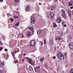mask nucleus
Segmentation results:
<instances>
[{
	"mask_svg": "<svg viewBox=\"0 0 73 73\" xmlns=\"http://www.w3.org/2000/svg\"><path fill=\"white\" fill-rule=\"evenodd\" d=\"M3 58H5V54H3Z\"/></svg>",
	"mask_w": 73,
	"mask_h": 73,
	"instance_id": "nucleus-28",
	"label": "nucleus"
},
{
	"mask_svg": "<svg viewBox=\"0 0 73 73\" xmlns=\"http://www.w3.org/2000/svg\"><path fill=\"white\" fill-rule=\"evenodd\" d=\"M64 27H66V25L65 24L64 25Z\"/></svg>",
	"mask_w": 73,
	"mask_h": 73,
	"instance_id": "nucleus-42",
	"label": "nucleus"
},
{
	"mask_svg": "<svg viewBox=\"0 0 73 73\" xmlns=\"http://www.w3.org/2000/svg\"><path fill=\"white\" fill-rule=\"evenodd\" d=\"M27 61H28V62H29V63H30V64H32V62H31V61H29V60H27Z\"/></svg>",
	"mask_w": 73,
	"mask_h": 73,
	"instance_id": "nucleus-30",
	"label": "nucleus"
},
{
	"mask_svg": "<svg viewBox=\"0 0 73 73\" xmlns=\"http://www.w3.org/2000/svg\"><path fill=\"white\" fill-rule=\"evenodd\" d=\"M3 8H4V9L6 8V6H4V7H3Z\"/></svg>",
	"mask_w": 73,
	"mask_h": 73,
	"instance_id": "nucleus-52",
	"label": "nucleus"
},
{
	"mask_svg": "<svg viewBox=\"0 0 73 73\" xmlns=\"http://www.w3.org/2000/svg\"><path fill=\"white\" fill-rule=\"evenodd\" d=\"M27 61H28V62H29V63H30V64H32V62H31V61H29V60H27Z\"/></svg>",
	"mask_w": 73,
	"mask_h": 73,
	"instance_id": "nucleus-31",
	"label": "nucleus"
},
{
	"mask_svg": "<svg viewBox=\"0 0 73 73\" xmlns=\"http://www.w3.org/2000/svg\"><path fill=\"white\" fill-rule=\"evenodd\" d=\"M27 1H29L30 0H26Z\"/></svg>",
	"mask_w": 73,
	"mask_h": 73,
	"instance_id": "nucleus-57",
	"label": "nucleus"
},
{
	"mask_svg": "<svg viewBox=\"0 0 73 73\" xmlns=\"http://www.w3.org/2000/svg\"><path fill=\"white\" fill-rule=\"evenodd\" d=\"M42 32V30H39L37 31V33L38 34H40V33H41Z\"/></svg>",
	"mask_w": 73,
	"mask_h": 73,
	"instance_id": "nucleus-12",
	"label": "nucleus"
},
{
	"mask_svg": "<svg viewBox=\"0 0 73 73\" xmlns=\"http://www.w3.org/2000/svg\"><path fill=\"white\" fill-rule=\"evenodd\" d=\"M29 69L30 71H32V70H33V68L31 66L29 67Z\"/></svg>",
	"mask_w": 73,
	"mask_h": 73,
	"instance_id": "nucleus-18",
	"label": "nucleus"
},
{
	"mask_svg": "<svg viewBox=\"0 0 73 73\" xmlns=\"http://www.w3.org/2000/svg\"><path fill=\"white\" fill-rule=\"evenodd\" d=\"M27 59H28V60H29V61H31V62H32V59H30L28 57H27Z\"/></svg>",
	"mask_w": 73,
	"mask_h": 73,
	"instance_id": "nucleus-22",
	"label": "nucleus"
},
{
	"mask_svg": "<svg viewBox=\"0 0 73 73\" xmlns=\"http://www.w3.org/2000/svg\"><path fill=\"white\" fill-rule=\"evenodd\" d=\"M45 66H46V67H47V65H46V64L45 63L44 65Z\"/></svg>",
	"mask_w": 73,
	"mask_h": 73,
	"instance_id": "nucleus-40",
	"label": "nucleus"
},
{
	"mask_svg": "<svg viewBox=\"0 0 73 73\" xmlns=\"http://www.w3.org/2000/svg\"><path fill=\"white\" fill-rule=\"evenodd\" d=\"M55 8H56V6H53L51 8V9H50L51 10H54V9Z\"/></svg>",
	"mask_w": 73,
	"mask_h": 73,
	"instance_id": "nucleus-16",
	"label": "nucleus"
},
{
	"mask_svg": "<svg viewBox=\"0 0 73 73\" xmlns=\"http://www.w3.org/2000/svg\"><path fill=\"white\" fill-rule=\"evenodd\" d=\"M25 9L26 11H27L28 12V11L30 10V7L29 6V5H28L27 7L25 8Z\"/></svg>",
	"mask_w": 73,
	"mask_h": 73,
	"instance_id": "nucleus-9",
	"label": "nucleus"
},
{
	"mask_svg": "<svg viewBox=\"0 0 73 73\" xmlns=\"http://www.w3.org/2000/svg\"><path fill=\"white\" fill-rule=\"evenodd\" d=\"M70 73H73V68L71 69Z\"/></svg>",
	"mask_w": 73,
	"mask_h": 73,
	"instance_id": "nucleus-24",
	"label": "nucleus"
},
{
	"mask_svg": "<svg viewBox=\"0 0 73 73\" xmlns=\"http://www.w3.org/2000/svg\"><path fill=\"white\" fill-rule=\"evenodd\" d=\"M50 43H51V45H53L54 42H53V40H51Z\"/></svg>",
	"mask_w": 73,
	"mask_h": 73,
	"instance_id": "nucleus-19",
	"label": "nucleus"
},
{
	"mask_svg": "<svg viewBox=\"0 0 73 73\" xmlns=\"http://www.w3.org/2000/svg\"><path fill=\"white\" fill-rule=\"evenodd\" d=\"M61 21H62V19H61L60 17L58 18L56 20V22L58 23H60L61 22Z\"/></svg>",
	"mask_w": 73,
	"mask_h": 73,
	"instance_id": "nucleus-3",
	"label": "nucleus"
},
{
	"mask_svg": "<svg viewBox=\"0 0 73 73\" xmlns=\"http://www.w3.org/2000/svg\"><path fill=\"white\" fill-rule=\"evenodd\" d=\"M9 16V14H7V16Z\"/></svg>",
	"mask_w": 73,
	"mask_h": 73,
	"instance_id": "nucleus-55",
	"label": "nucleus"
},
{
	"mask_svg": "<svg viewBox=\"0 0 73 73\" xmlns=\"http://www.w3.org/2000/svg\"><path fill=\"white\" fill-rule=\"evenodd\" d=\"M61 12L62 13H65V11L63 9L61 10Z\"/></svg>",
	"mask_w": 73,
	"mask_h": 73,
	"instance_id": "nucleus-20",
	"label": "nucleus"
},
{
	"mask_svg": "<svg viewBox=\"0 0 73 73\" xmlns=\"http://www.w3.org/2000/svg\"><path fill=\"white\" fill-rule=\"evenodd\" d=\"M23 55L24 56H26V54L25 53H24L23 54Z\"/></svg>",
	"mask_w": 73,
	"mask_h": 73,
	"instance_id": "nucleus-46",
	"label": "nucleus"
},
{
	"mask_svg": "<svg viewBox=\"0 0 73 73\" xmlns=\"http://www.w3.org/2000/svg\"><path fill=\"white\" fill-rule=\"evenodd\" d=\"M31 23L32 24L35 23V17H31Z\"/></svg>",
	"mask_w": 73,
	"mask_h": 73,
	"instance_id": "nucleus-2",
	"label": "nucleus"
},
{
	"mask_svg": "<svg viewBox=\"0 0 73 73\" xmlns=\"http://www.w3.org/2000/svg\"><path fill=\"white\" fill-rule=\"evenodd\" d=\"M39 5H42V4H41V3H39Z\"/></svg>",
	"mask_w": 73,
	"mask_h": 73,
	"instance_id": "nucleus-45",
	"label": "nucleus"
},
{
	"mask_svg": "<svg viewBox=\"0 0 73 73\" xmlns=\"http://www.w3.org/2000/svg\"><path fill=\"white\" fill-rule=\"evenodd\" d=\"M54 27H57V25L55 23H54Z\"/></svg>",
	"mask_w": 73,
	"mask_h": 73,
	"instance_id": "nucleus-23",
	"label": "nucleus"
},
{
	"mask_svg": "<svg viewBox=\"0 0 73 73\" xmlns=\"http://www.w3.org/2000/svg\"><path fill=\"white\" fill-rule=\"evenodd\" d=\"M4 65V64H3L0 61V67L2 68Z\"/></svg>",
	"mask_w": 73,
	"mask_h": 73,
	"instance_id": "nucleus-13",
	"label": "nucleus"
},
{
	"mask_svg": "<svg viewBox=\"0 0 73 73\" xmlns=\"http://www.w3.org/2000/svg\"><path fill=\"white\" fill-rule=\"evenodd\" d=\"M36 42L34 40H32L30 42V44L31 45H35Z\"/></svg>",
	"mask_w": 73,
	"mask_h": 73,
	"instance_id": "nucleus-5",
	"label": "nucleus"
},
{
	"mask_svg": "<svg viewBox=\"0 0 73 73\" xmlns=\"http://www.w3.org/2000/svg\"><path fill=\"white\" fill-rule=\"evenodd\" d=\"M55 49H56V48H55Z\"/></svg>",
	"mask_w": 73,
	"mask_h": 73,
	"instance_id": "nucleus-62",
	"label": "nucleus"
},
{
	"mask_svg": "<svg viewBox=\"0 0 73 73\" xmlns=\"http://www.w3.org/2000/svg\"><path fill=\"white\" fill-rule=\"evenodd\" d=\"M68 42H70V41L72 40V38H71V36H68Z\"/></svg>",
	"mask_w": 73,
	"mask_h": 73,
	"instance_id": "nucleus-8",
	"label": "nucleus"
},
{
	"mask_svg": "<svg viewBox=\"0 0 73 73\" xmlns=\"http://www.w3.org/2000/svg\"><path fill=\"white\" fill-rule=\"evenodd\" d=\"M35 71H36V69H35Z\"/></svg>",
	"mask_w": 73,
	"mask_h": 73,
	"instance_id": "nucleus-58",
	"label": "nucleus"
},
{
	"mask_svg": "<svg viewBox=\"0 0 73 73\" xmlns=\"http://www.w3.org/2000/svg\"><path fill=\"white\" fill-rule=\"evenodd\" d=\"M58 57L60 58V59H61V60L64 59V56L60 53H59L58 54Z\"/></svg>",
	"mask_w": 73,
	"mask_h": 73,
	"instance_id": "nucleus-1",
	"label": "nucleus"
},
{
	"mask_svg": "<svg viewBox=\"0 0 73 73\" xmlns=\"http://www.w3.org/2000/svg\"><path fill=\"white\" fill-rule=\"evenodd\" d=\"M64 54L65 56H66V53H64Z\"/></svg>",
	"mask_w": 73,
	"mask_h": 73,
	"instance_id": "nucleus-48",
	"label": "nucleus"
},
{
	"mask_svg": "<svg viewBox=\"0 0 73 73\" xmlns=\"http://www.w3.org/2000/svg\"><path fill=\"white\" fill-rule=\"evenodd\" d=\"M44 44H46V40L45 39H44Z\"/></svg>",
	"mask_w": 73,
	"mask_h": 73,
	"instance_id": "nucleus-29",
	"label": "nucleus"
},
{
	"mask_svg": "<svg viewBox=\"0 0 73 73\" xmlns=\"http://www.w3.org/2000/svg\"><path fill=\"white\" fill-rule=\"evenodd\" d=\"M19 1V0H15V3H18Z\"/></svg>",
	"mask_w": 73,
	"mask_h": 73,
	"instance_id": "nucleus-26",
	"label": "nucleus"
},
{
	"mask_svg": "<svg viewBox=\"0 0 73 73\" xmlns=\"http://www.w3.org/2000/svg\"><path fill=\"white\" fill-rule=\"evenodd\" d=\"M19 50H18L17 51H15V52L16 53L17 52H19Z\"/></svg>",
	"mask_w": 73,
	"mask_h": 73,
	"instance_id": "nucleus-38",
	"label": "nucleus"
},
{
	"mask_svg": "<svg viewBox=\"0 0 73 73\" xmlns=\"http://www.w3.org/2000/svg\"><path fill=\"white\" fill-rule=\"evenodd\" d=\"M69 5L70 6H72V5H73V4L71 3H70L69 4Z\"/></svg>",
	"mask_w": 73,
	"mask_h": 73,
	"instance_id": "nucleus-32",
	"label": "nucleus"
},
{
	"mask_svg": "<svg viewBox=\"0 0 73 73\" xmlns=\"http://www.w3.org/2000/svg\"><path fill=\"white\" fill-rule=\"evenodd\" d=\"M10 20L12 22H13V19L12 18H11Z\"/></svg>",
	"mask_w": 73,
	"mask_h": 73,
	"instance_id": "nucleus-27",
	"label": "nucleus"
},
{
	"mask_svg": "<svg viewBox=\"0 0 73 73\" xmlns=\"http://www.w3.org/2000/svg\"><path fill=\"white\" fill-rule=\"evenodd\" d=\"M4 50H5V52H7V51H8V50L5 49Z\"/></svg>",
	"mask_w": 73,
	"mask_h": 73,
	"instance_id": "nucleus-39",
	"label": "nucleus"
},
{
	"mask_svg": "<svg viewBox=\"0 0 73 73\" xmlns=\"http://www.w3.org/2000/svg\"><path fill=\"white\" fill-rule=\"evenodd\" d=\"M12 54L13 55V56H14V52H13L12 53Z\"/></svg>",
	"mask_w": 73,
	"mask_h": 73,
	"instance_id": "nucleus-35",
	"label": "nucleus"
},
{
	"mask_svg": "<svg viewBox=\"0 0 73 73\" xmlns=\"http://www.w3.org/2000/svg\"><path fill=\"white\" fill-rule=\"evenodd\" d=\"M61 40V38L58 37H57L55 39V40L57 41V40Z\"/></svg>",
	"mask_w": 73,
	"mask_h": 73,
	"instance_id": "nucleus-17",
	"label": "nucleus"
},
{
	"mask_svg": "<svg viewBox=\"0 0 73 73\" xmlns=\"http://www.w3.org/2000/svg\"><path fill=\"white\" fill-rule=\"evenodd\" d=\"M56 58V56H53V59H55Z\"/></svg>",
	"mask_w": 73,
	"mask_h": 73,
	"instance_id": "nucleus-37",
	"label": "nucleus"
},
{
	"mask_svg": "<svg viewBox=\"0 0 73 73\" xmlns=\"http://www.w3.org/2000/svg\"><path fill=\"white\" fill-rule=\"evenodd\" d=\"M32 34V33L30 31H28L27 33V37H30V36Z\"/></svg>",
	"mask_w": 73,
	"mask_h": 73,
	"instance_id": "nucleus-10",
	"label": "nucleus"
},
{
	"mask_svg": "<svg viewBox=\"0 0 73 73\" xmlns=\"http://www.w3.org/2000/svg\"><path fill=\"white\" fill-rule=\"evenodd\" d=\"M62 16L63 17L66 18V15L65 14V13H62Z\"/></svg>",
	"mask_w": 73,
	"mask_h": 73,
	"instance_id": "nucleus-14",
	"label": "nucleus"
},
{
	"mask_svg": "<svg viewBox=\"0 0 73 73\" xmlns=\"http://www.w3.org/2000/svg\"><path fill=\"white\" fill-rule=\"evenodd\" d=\"M47 17H48V18H49V16H47Z\"/></svg>",
	"mask_w": 73,
	"mask_h": 73,
	"instance_id": "nucleus-56",
	"label": "nucleus"
},
{
	"mask_svg": "<svg viewBox=\"0 0 73 73\" xmlns=\"http://www.w3.org/2000/svg\"><path fill=\"white\" fill-rule=\"evenodd\" d=\"M1 40V39L0 38V40Z\"/></svg>",
	"mask_w": 73,
	"mask_h": 73,
	"instance_id": "nucleus-59",
	"label": "nucleus"
},
{
	"mask_svg": "<svg viewBox=\"0 0 73 73\" xmlns=\"http://www.w3.org/2000/svg\"><path fill=\"white\" fill-rule=\"evenodd\" d=\"M49 16L51 19H52L54 16V13L53 12H51L50 13Z\"/></svg>",
	"mask_w": 73,
	"mask_h": 73,
	"instance_id": "nucleus-4",
	"label": "nucleus"
},
{
	"mask_svg": "<svg viewBox=\"0 0 73 73\" xmlns=\"http://www.w3.org/2000/svg\"><path fill=\"white\" fill-rule=\"evenodd\" d=\"M69 47L71 49H73V43L71 42L69 44Z\"/></svg>",
	"mask_w": 73,
	"mask_h": 73,
	"instance_id": "nucleus-7",
	"label": "nucleus"
},
{
	"mask_svg": "<svg viewBox=\"0 0 73 73\" xmlns=\"http://www.w3.org/2000/svg\"><path fill=\"white\" fill-rule=\"evenodd\" d=\"M37 68L38 69H40V66H38Z\"/></svg>",
	"mask_w": 73,
	"mask_h": 73,
	"instance_id": "nucleus-41",
	"label": "nucleus"
},
{
	"mask_svg": "<svg viewBox=\"0 0 73 73\" xmlns=\"http://www.w3.org/2000/svg\"><path fill=\"white\" fill-rule=\"evenodd\" d=\"M19 22H18L17 24L15 25V26L16 27H18L19 26Z\"/></svg>",
	"mask_w": 73,
	"mask_h": 73,
	"instance_id": "nucleus-21",
	"label": "nucleus"
},
{
	"mask_svg": "<svg viewBox=\"0 0 73 73\" xmlns=\"http://www.w3.org/2000/svg\"><path fill=\"white\" fill-rule=\"evenodd\" d=\"M40 43L42 45H43V43L41 41L40 42Z\"/></svg>",
	"mask_w": 73,
	"mask_h": 73,
	"instance_id": "nucleus-36",
	"label": "nucleus"
},
{
	"mask_svg": "<svg viewBox=\"0 0 73 73\" xmlns=\"http://www.w3.org/2000/svg\"><path fill=\"white\" fill-rule=\"evenodd\" d=\"M3 48L2 47H1V48H0V51H1V50H2V49H3Z\"/></svg>",
	"mask_w": 73,
	"mask_h": 73,
	"instance_id": "nucleus-34",
	"label": "nucleus"
},
{
	"mask_svg": "<svg viewBox=\"0 0 73 73\" xmlns=\"http://www.w3.org/2000/svg\"><path fill=\"white\" fill-rule=\"evenodd\" d=\"M57 0H54V1L55 2H56V1H57Z\"/></svg>",
	"mask_w": 73,
	"mask_h": 73,
	"instance_id": "nucleus-51",
	"label": "nucleus"
},
{
	"mask_svg": "<svg viewBox=\"0 0 73 73\" xmlns=\"http://www.w3.org/2000/svg\"><path fill=\"white\" fill-rule=\"evenodd\" d=\"M13 17L14 19H16V18H19V17H17L16 16H14Z\"/></svg>",
	"mask_w": 73,
	"mask_h": 73,
	"instance_id": "nucleus-25",
	"label": "nucleus"
},
{
	"mask_svg": "<svg viewBox=\"0 0 73 73\" xmlns=\"http://www.w3.org/2000/svg\"><path fill=\"white\" fill-rule=\"evenodd\" d=\"M0 1L1 2H3V0H0Z\"/></svg>",
	"mask_w": 73,
	"mask_h": 73,
	"instance_id": "nucleus-47",
	"label": "nucleus"
},
{
	"mask_svg": "<svg viewBox=\"0 0 73 73\" xmlns=\"http://www.w3.org/2000/svg\"><path fill=\"white\" fill-rule=\"evenodd\" d=\"M0 73H4L3 71L2 70L0 71Z\"/></svg>",
	"mask_w": 73,
	"mask_h": 73,
	"instance_id": "nucleus-33",
	"label": "nucleus"
},
{
	"mask_svg": "<svg viewBox=\"0 0 73 73\" xmlns=\"http://www.w3.org/2000/svg\"><path fill=\"white\" fill-rule=\"evenodd\" d=\"M60 35H61V36H63V34H62V33H61L60 34Z\"/></svg>",
	"mask_w": 73,
	"mask_h": 73,
	"instance_id": "nucleus-43",
	"label": "nucleus"
},
{
	"mask_svg": "<svg viewBox=\"0 0 73 73\" xmlns=\"http://www.w3.org/2000/svg\"><path fill=\"white\" fill-rule=\"evenodd\" d=\"M0 43H1V42H0Z\"/></svg>",
	"mask_w": 73,
	"mask_h": 73,
	"instance_id": "nucleus-60",
	"label": "nucleus"
},
{
	"mask_svg": "<svg viewBox=\"0 0 73 73\" xmlns=\"http://www.w3.org/2000/svg\"><path fill=\"white\" fill-rule=\"evenodd\" d=\"M44 57H42L40 59V60L41 61V62H42L44 61Z\"/></svg>",
	"mask_w": 73,
	"mask_h": 73,
	"instance_id": "nucleus-15",
	"label": "nucleus"
},
{
	"mask_svg": "<svg viewBox=\"0 0 73 73\" xmlns=\"http://www.w3.org/2000/svg\"><path fill=\"white\" fill-rule=\"evenodd\" d=\"M48 56H49V55H48Z\"/></svg>",
	"mask_w": 73,
	"mask_h": 73,
	"instance_id": "nucleus-61",
	"label": "nucleus"
},
{
	"mask_svg": "<svg viewBox=\"0 0 73 73\" xmlns=\"http://www.w3.org/2000/svg\"><path fill=\"white\" fill-rule=\"evenodd\" d=\"M1 45H3V43H2V42H1Z\"/></svg>",
	"mask_w": 73,
	"mask_h": 73,
	"instance_id": "nucleus-53",
	"label": "nucleus"
},
{
	"mask_svg": "<svg viewBox=\"0 0 73 73\" xmlns=\"http://www.w3.org/2000/svg\"><path fill=\"white\" fill-rule=\"evenodd\" d=\"M29 29L32 32H33V31H34V28L33 27H29Z\"/></svg>",
	"mask_w": 73,
	"mask_h": 73,
	"instance_id": "nucleus-11",
	"label": "nucleus"
},
{
	"mask_svg": "<svg viewBox=\"0 0 73 73\" xmlns=\"http://www.w3.org/2000/svg\"><path fill=\"white\" fill-rule=\"evenodd\" d=\"M24 61H25L24 59H23V60H22V61L23 62Z\"/></svg>",
	"mask_w": 73,
	"mask_h": 73,
	"instance_id": "nucleus-50",
	"label": "nucleus"
},
{
	"mask_svg": "<svg viewBox=\"0 0 73 73\" xmlns=\"http://www.w3.org/2000/svg\"><path fill=\"white\" fill-rule=\"evenodd\" d=\"M67 12L68 14L69 17H71V11H70L69 9H67Z\"/></svg>",
	"mask_w": 73,
	"mask_h": 73,
	"instance_id": "nucleus-6",
	"label": "nucleus"
},
{
	"mask_svg": "<svg viewBox=\"0 0 73 73\" xmlns=\"http://www.w3.org/2000/svg\"><path fill=\"white\" fill-rule=\"evenodd\" d=\"M15 63H16L17 62V60L16 61H15Z\"/></svg>",
	"mask_w": 73,
	"mask_h": 73,
	"instance_id": "nucleus-49",
	"label": "nucleus"
},
{
	"mask_svg": "<svg viewBox=\"0 0 73 73\" xmlns=\"http://www.w3.org/2000/svg\"><path fill=\"white\" fill-rule=\"evenodd\" d=\"M21 29H23V27H21Z\"/></svg>",
	"mask_w": 73,
	"mask_h": 73,
	"instance_id": "nucleus-54",
	"label": "nucleus"
},
{
	"mask_svg": "<svg viewBox=\"0 0 73 73\" xmlns=\"http://www.w3.org/2000/svg\"><path fill=\"white\" fill-rule=\"evenodd\" d=\"M73 7H70V9H73Z\"/></svg>",
	"mask_w": 73,
	"mask_h": 73,
	"instance_id": "nucleus-44",
	"label": "nucleus"
}]
</instances>
